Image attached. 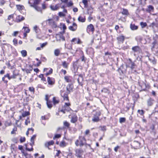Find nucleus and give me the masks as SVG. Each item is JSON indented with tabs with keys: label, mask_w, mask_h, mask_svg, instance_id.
<instances>
[{
	"label": "nucleus",
	"mask_w": 158,
	"mask_h": 158,
	"mask_svg": "<svg viewBox=\"0 0 158 158\" xmlns=\"http://www.w3.org/2000/svg\"><path fill=\"white\" fill-rule=\"evenodd\" d=\"M75 145L76 146H79L80 147H82L84 145L86 146H90L89 144H88L86 143V140L84 136H79V139H77L75 142Z\"/></svg>",
	"instance_id": "f257e3e1"
},
{
	"label": "nucleus",
	"mask_w": 158,
	"mask_h": 158,
	"mask_svg": "<svg viewBox=\"0 0 158 158\" xmlns=\"http://www.w3.org/2000/svg\"><path fill=\"white\" fill-rule=\"evenodd\" d=\"M101 114V113L100 111H96L95 114L94 115L92 121L95 122H97L99 121L100 119L99 117L100 115Z\"/></svg>",
	"instance_id": "f03ea898"
},
{
	"label": "nucleus",
	"mask_w": 158,
	"mask_h": 158,
	"mask_svg": "<svg viewBox=\"0 0 158 158\" xmlns=\"http://www.w3.org/2000/svg\"><path fill=\"white\" fill-rule=\"evenodd\" d=\"M131 148L135 149H139L140 148V143L138 141H134L131 144Z\"/></svg>",
	"instance_id": "7ed1b4c3"
},
{
	"label": "nucleus",
	"mask_w": 158,
	"mask_h": 158,
	"mask_svg": "<svg viewBox=\"0 0 158 158\" xmlns=\"http://www.w3.org/2000/svg\"><path fill=\"white\" fill-rule=\"evenodd\" d=\"M40 2V0H29L28 3L30 6L34 7L36 5H37Z\"/></svg>",
	"instance_id": "20e7f679"
},
{
	"label": "nucleus",
	"mask_w": 158,
	"mask_h": 158,
	"mask_svg": "<svg viewBox=\"0 0 158 158\" xmlns=\"http://www.w3.org/2000/svg\"><path fill=\"white\" fill-rule=\"evenodd\" d=\"M132 51L134 52V56H135L136 54L140 53L141 51V48L138 46L133 47L132 48Z\"/></svg>",
	"instance_id": "39448f33"
},
{
	"label": "nucleus",
	"mask_w": 158,
	"mask_h": 158,
	"mask_svg": "<svg viewBox=\"0 0 158 158\" xmlns=\"http://www.w3.org/2000/svg\"><path fill=\"white\" fill-rule=\"evenodd\" d=\"M83 153V151L81 149H77L76 150V156L80 158L82 157Z\"/></svg>",
	"instance_id": "423d86ee"
},
{
	"label": "nucleus",
	"mask_w": 158,
	"mask_h": 158,
	"mask_svg": "<svg viewBox=\"0 0 158 158\" xmlns=\"http://www.w3.org/2000/svg\"><path fill=\"white\" fill-rule=\"evenodd\" d=\"M48 21H49V23L52 28H56L57 27V24L52 19H49Z\"/></svg>",
	"instance_id": "0eeeda50"
},
{
	"label": "nucleus",
	"mask_w": 158,
	"mask_h": 158,
	"mask_svg": "<svg viewBox=\"0 0 158 158\" xmlns=\"http://www.w3.org/2000/svg\"><path fill=\"white\" fill-rule=\"evenodd\" d=\"M60 4H57L55 5H51L50 6V7L51 10L53 11H56L58 10L60 7Z\"/></svg>",
	"instance_id": "6e6552de"
},
{
	"label": "nucleus",
	"mask_w": 158,
	"mask_h": 158,
	"mask_svg": "<svg viewBox=\"0 0 158 158\" xmlns=\"http://www.w3.org/2000/svg\"><path fill=\"white\" fill-rule=\"evenodd\" d=\"M94 30V28L93 25L92 24L89 25L87 28V31L88 33L91 32L93 33Z\"/></svg>",
	"instance_id": "1a4fd4ad"
},
{
	"label": "nucleus",
	"mask_w": 158,
	"mask_h": 158,
	"mask_svg": "<svg viewBox=\"0 0 158 158\" xmlns=\"http://www.w3.org/2000/svg\"><path fill=\"white\" fill-rule=\"evenodd\" d=\"M47 81L48 84L51 85H53L55 82V79L52 77H47Z\"/></svg>",
	"instance_id": "9d476101"
},
{
	"label": "nucleus",
	"mask_w": 158,
	"mask_h": 158,
	"mask_svg": "<svg viewBox=\"0 0 158 158\" xmlns=\"http://www.w3.org/2000/svg\"><path fill=\"white\" fill-rule=\"evenodd\" d=\"M154 102L155 101L153 99L150 98L147 100V105L149 106H151L153 105Z\"/></svg>",
	"instance_id": "9b49d317"
},
{
	"label": "nucleus",
	"mask_w": 158,
	"mask_h": 158,
	"mask_svg": "<svg viewBox=\"0 0 158 158\" xmlns=\"http://www.w3.org/2000/svg\"><path fill=\"white\" fill-rule=\"evenodd\" d=\"M73 85L72 84H69L66 87L67 90L69 93L70 92L73 91Z\"/></svg>",
	"instance_id": "f8f14e48"
},
{
	"label": "nucleus",
	"mask_w": 158,
	"mask_h": 158,
	"mask_svg": "<svg viewBox=\"0 0 158 158\" xmlns=\"http://www.w3.org/2000/svg\"><path fill=\"white\" fill-rule=\"evenodd\" d=\"M23 30H24V32L23 33V36L24 37H26L27 35V33H28L30 31V29L28 28V27H23Z\"/></svg>",
	"instance_id": "ddd939ff"
},
{
	"label": "nucleus",
	"mask_w": 158,
	"mask_h": 158,
	"mask_svg": "<svg viewBox=\"0 0 158 158\" xmlns=\"http://www.w3.org/2000/svg\"><path fill=\"white\" fill-rule=\"evenodd\" d=\"M77 25L75 23H73V26H70L69 27V28L70 30L72 31H75L77 29Z\"/></svg>",
	"instance_id": "4468645a"
},
{
	"label": "nucleus",
	"mask_w": 158,
	"mask_h": 158,
	"mask_svg": "<svg viewBox=\"0 0 158 158\" xmlns=\"http://www.w3.org/2000/svg\"><path fill=\"white\" fill-rule=\"evenodd\" d=\"M85 17L84 15H81L78 19V20L79 22L83 23L85 22Z\"/></svg>",
	"instance_id": "2eb2a0df"
},
{
	"label": "nucleus",
	"mask_w": 158,
	"mask_h": 158,
	"mask_svg": "<svg viewBox=\"0 0 158 158\" xmlns=\"http://www.w3.org/2000/svg\"><path fill=\"white\" fill-rule=\"evenodd\" d=\"M54 143V141L53 140H51L45 143V146L46 147L48 148L49 149L48 146L51 145H53Z\"/></svg>",
	"instance_id": "dca6fc26"
},
{
	"label": "nucleus",
	"mask_w": 158,
	"mask_h": 158,
	"mask_svg": "<svg viewBox=\"0 0 158 158\" xmlns=\"http://www.w3.org/2000/svg\"><path fill=\"white\" fill-rule=\"evenodd\" d=\"M77 120V117L76 115H74L73 116L70 122L73 123H75Z\"/></svg>",
	"instance_id": "f3484780"
},
{
	"label": "nucleus",
	"mask_w": 158,
	"mask_h": 158,
	"mask_svg": "<svg viewBox=\"0 0 158 158\" xmlns=\"http://www.w3.org/2000/svg\"><path fill=\"white\" fill-rule=\"evenodd\" d=\"M152 50L155 48H158V44L156 42V40H155L152 43Z\"/></svg>",
	"instance_id": "a211bd4d"
},
{
	"label": "nucleus",
	"mask_w": 158,
	"mask_h": 158,
	"mask_svg": "<svg viewBox=\"0 0 158 158\" xmlns=\"http://www.w3.org/2000/svg\"><path fill=\"white\" fill-rule=\"evenodd\" d=\"M61 96L63 98L64 100L69 101L68 94L66 93L64 94L63 95L61 94Z\"/></svg>",
	"instance_id": "6ab92c4d"
},
{
	"label": "nucleus",
	"mask_w": 158,
	"mask_h": 158,
	"mask_svg": "<svg viewBox=\"0 0 158 158\" xmlns=\"http://www.w3.org/2000/svg\"><path fill=\"white\" fill-rule=\"evenodd\" d=\"M122 9L123 10V11L121 13L123 15H129L128 11L127 9L124 8H123Z\"/></svg>",
	"instance_id": "aec40b11"
},
{
	"label": "nucleus",
	"mask_w": 158,
	"mask_h": 158,
	"mask_svg": "<svg viewBox=\"0 0 158 158\" xmlns=\"http://www.w3.org/2000/svg\"><path fill=\"white\" fill-rule=\"evenodd\" d=\"M130 28L132 30H137L138 28V27L135 25L134 24H131L130 25Z\"/></svg>",
	"instance_id": "412c9836"
},
{
	"label": "nucleus",
	"mask_w": 158,
	"mask_h": 158,
	"mask_svg": "<svg viewBox=\"0 0 158 158\" xmlns=\"http://www.w3.org/2000/svg\"><path fill=\"white\" fill-rule=\"evenodd\" d=\"M36 137V135H34L31 138V143H30V145L31 146H32V145H33L34 144V140L35 138Z\"/></svg>",
	"instance_id": "4be33fe9"
},
{
	"label": "nucleus",
	"mask_w": 158,
	"mask_h": 158,
	"mask_svg": "<svg viewBox=\"0 0 158 158\" xmlns=\"http://www.w3.org/2000/svg\"><path fill=\"white\" fill-rule=\"evenodd\" d=\"M24 18L21 16H18L16 18V20L18 22H19L24 19Z\"/></svg>",
	"instance_id": "5701e85b"
},
{
	"label": "nucleus",
	"mask_w": 158,
	"mask_h": 158,
	"mask_svg": "<svg viewBox=\"0 0 158 158\" xmlns=\"http://www.w3.org/2000/svg\"><path fill=\"white\" fill-rule=\"evenodd\" d=\"M60 52V51L59 49H56L54 50V55L56 56H58Z\"/></svg>",
	"instance_id": "b1692460"
},
{
	"label": "nucleus",
	"mask_w": 158,
	"mask_h": 158,
	"mask_svg": "<svg viewBox=\"0 0 158 158\" xmlns=\"http://www.w3.org/2000/svg\"><path fill=\"white\" fill-rule=\"evenodd\" d=\"M129 60L130 62V63L131 64V68L132 69H133L135 68V63L133 62L131 59H129Z\"/></svg>",
	"instance_id": "393cba45"
},
{
	"label": "nucleus",
	"mask_w": 158,
	"mask_h": 158,
	"mask_svg": "<svg viewBox=\"0 0 158 158\" xmlns=\"http://www.w3.org/2000/svg\"><path fill=\"white\" fill-rule=\"evenodd\" d=\"M22 56L23 57H25L27 56V52L25 50H23L21 52Z\"/></svg>",
	"instance_id": "a878e982"
},
{
	"label": "nucleus",
	"mask_w": 158,
	"mask_h": 158,
	"mask_svg": "<svg viewBox=\"0 0 158 158\" xmlns=\"http://www.w3.org/2000/svg\"><path fill=\"white\" fill-rule=\"evenodd\" d=\"M60 38L59 40H64V38L62 34H57L56 35V38L58 39Z\"/></svg>",
	"instance_id": "bb28decb"
},
{
	"label": "nucleus",
	"mask_w": 158,
	"mask_h": 158,
	"mask_svg": "<svg viewBox=\"0 0 158 158\" xmlns=\"http://www.w3.org/2000/svg\"><path fill=\"white\" fill-rule=\"evenodd\" d=\"M30 114V113L28 111H25L22 114V117H24L26 116H28Z\"/></svg>",
	"instance_id": "cd10ccee"
},
{
	"label": "nucleus",
	"mask_w": 158,
	"mask_h": 158,
	"mask_svg": "<svg viewBox=\"0 0 158 158\" xmlns=\"http://www.w3.org/2000/svg\"><path fill=\"white\" fill-rule=\"evenodd\" d=\"M60 146L61 147H64L66 146V143L64 141H63L60 143Z\"/></svg>",
	"instance_id": "c85d7f7f"
},
{
	"label": "nucleus",
	"mask_w": 158,
	"mask_h": 158,
	"mask_svg": "<svg viewBox=\"0 0 158 158\" xmlns=\"http://www.w3.org/2000/svg\"><path fill=\"white\" fill-rule=\"evenodd\" d=\"M68 63H67L65 61L62 62V65L63 67L66 69H67L68 68Z\"/></svg>",
	"instance_id": "c756f323"
},
{
	"label": "nucleus",
	"mask_w": 158,
	"mask_h": 158,
	"mask_svg": "<svg viewBox=\"0 0 158 158\" xmlns=\"http://www.w3.org/2000/svg\"><path fill=\"white\" fill-rule=\"evenodd\" d=\"M34 30L35 32L36 33H38L39 32L40 29L37 26H35L34 27Z\"/></svg>",
	"instance_id": "7c9ffc66"
},
{
	"label": "nucleus",
	"mask_w": 158,
	"mask_h": 158,
	"mask_svg": "<svg viewBox=\"0 0 158 158\" xmlns=\"http://www.w3.org/2000/svg\"><path fill=\"white\" fill-rule=\"evenodd\" d=\"M53 104L54 105H55L56 104H58L59 103V101L58 100H56L55 97H54L53 98Z\"/></svg>",
	"instance_id": "2f4dec72"
},
{
	"label": "nucleus",
	"mask_w": 158,
	"mask_h": 158,
	"mask_svg": "<svg viewBox=\"0 0 158 158\" xmlns=\"http://www.w3.org/2000/svg\"><path fill=\"white\" fill-rule=\"evenodd\" d=\"M36 10L38 11H41V8L38 7L37 5H36L33 7Z\"/></svg>",
	"instance_id": "473e14b6"
},
{
	"label": "nucleus",
	"mask_w": 158,
	"mask_h": 158,
	"mask_svg": "<svg viewBox=\"0 0 158 158\" xmlns=\"http://www.w3.org/2000/svg\"><path fill=\"white\" fill-rule=\"evenodd\" d=\"M157 24L155 22H153L151 23L150 25V27L152 28H154L155 27H157Z\"/></svg>",
	"instance_id": "72a5a7b5"
},
{
	"label": "nucleus",
	"mask_w": 158,
	"mask_h": 158,
	"mask_svg": "<svg viewBox=\"0 0 158 158\" xmlns=\"http://www.w3.org/2000/svg\"><path fill=\"white\" fill-rule=\"evenodd\" d=\"M140 25L142 28L145 27L147 26L146 23H144L143 22H141L140 23Z\"/></svg>",
	"instance_id": "f704fd0d"
},
{
	"label": "nucleus",
	"mask_w": 158,
	"mask_h": 158,
	"mask_svg": "<svg viewBox=\"0 0 158 158\" xmlns=\"http://www.w3.org/2000/svg\"><path fill=\"white\" fill-rule=\"evenodd\" d=\"M47 105L49 109H51L52 107V105L50 102H47Z\"/></svg>",
	"instance_id": "c9c22d12"
},
{
	"label": "nucleus",
	"mask_w": 158,
	"mask_h": 158,
	"mask_svg": "<svg viewBox=\"0 0 158 158\" xmlns=\"http://www.w3.org/2000/svg\"><path fill=\"white\" fill-rule=\"evenodd\" d=\"M99 128H101V130L103 131H105L106 130V127L105 126H100Z\"/></svg>",
	"instance_id": "e433bc0d"
},
{
	"label": "nucleus",
	"mask_w": 158,
	"mask_h": 158,
	"mask_svg": "<svg viewBox=\"0 0 158 158\" xmlns=\"http://www.w3.org/2000/svg\"><path fill=\"white\" fill-rule=\"evenodd\" d=\"M60 26V28H62L64 31L66 29V27L64 24L61 23Z\"/></svg>",
	"instance_id": "4c0bfd02"
},
{
	"label": "nucleus",
	"mask_w": 158,
	"mask_h": 158,
	"mask_svg": "<svg viewBox=\"0 0 158 158\" xmlns=\"http://www.w3.org/2000/svg\"><path fill=\"white\" fill-rule=\"evenodd\" d=\"M154 9V7L153 6L151 5H149L148 6V10L149 12H151Z\"/></svg>",
	"instance_id": "58836bf2"
},
{
	"label": "nucleus",
	"mask_w": 158,
	"mask_h": 158,
	"mask_svg": "<svg viewBox=\"0 0 158 158\" xmlns=\"http://www.w3.org/2000/svg\"><path fill=\"white\" fill-rule=\"evenodd\" d=\"M18 75V74H16L15 73V71H14L13 72V74L12 76H10L11 79H15L16 78V76Z\"/></svg>",
	"instance_id": "ea45409f"
},
{
	"label": "nucleus",
	"mask_w": 158,
	"mask_h": 158,
	"mask_svg": "<svg viewBox=\"0 0 158 158\" xmlns=\"http://www.w3.org/2000/svg\"><path fill=\"white\" fill-rule=\"evenodd\" d=\"M16 6L17 9L19 10H22L24 8L23 6L20 5H16Z\"/></svg>",
	"instance_id": "a19ab883"
},
{
	"label": "nucleus",
	"mask_w": 158,
	"mask_h": 158,
	"mask_svg": "<svg viewBox=\"0 0 158 158\" xmlns=\"http://www.w3.org/2000/svg\"><path fill=\"white\" fill-rule=\"evenodd\" d=\"M64 79L67 82H69L71 81V80L69 79V77L66 76L64 77Z\"/></svg>",
	"instance_id": "79ce46f5"
},
{
	"label": "nucleus",
	"mask_w": 158,
	"mask_h": 158,
	"mask_svg": "<svg viewBox=\"0 0 158 158\" xmlns=\"http://www.w3.org/2000/svg\"><path fill=\"white\" fill-rule=\"evenodd\" d=\"M61 135L59 134H56L55 136L53 137V139H55L56 138H59L61 137Z\"/></svg>",
	"instance_id": "37998d69"
},
{
	"label": "nucleus",
	"mask_w": 158,
	"mask_h": 158,
	"mask_svg": "<svg viewBox=\"0 0 158 158\" xmlns=\"http://www.w3.org/2000/svg\"><path fill=\"white\" fill-rule=\"evenodd\" d=\"M126 121V119L124 118H119V122L121 123L124 122Z\"/></svg>",
	"instance_id": "c03bdc74"
},
{
	"label": "nucleus",
	"mask_w": 158,
	"mask_h": 158,
	"mask_svg": "<svg viewBox=\"0 0 158 158\" xmlns=\"http://www.w3.org/2000/svg\"><path fill=\"white\" fill-rule=\"evenodd\" d=\"M63 107L66 111H69L71 110V108L69 106H65L64 107V106Z\"/></svg>",
	"instance_id": "a18cd8bd"
},
{
	"label": "nucleus",
	"mask_w": 158,
	"mask_h": 158,
	"mask_svg": "<svg viewBox=\"0 0 158 158\" xmlns=\"http://www.w3.org/2000/svg\"><path fill=\"white\" fill-rule=\"evenodd\" d=\"M71 42L72 43L75 42V43H77V44H81V40H71Z\"/></svg>",
	"instance_id": "49530a36"
},
{
	"label": "nucleus",
	"mask_w": 158,
	"mask_h": 158,
	"mask_svg": "<svg viewBox=\"0 0 158 158\" xmlns=\"http://www.w3.org/2000/svg\"><path fill=\"white\" fill-rule=\"evenodd\" d=\"M93 12V9L92 8H89L88 10V13L90 15H91Z\"/></svg>",
	"instance_id": "de8ad7c7"
},
{
	"label": "nucleus",
	"mask_w": 158,
	"mask_h": 158,
	"mask_svg": "<svg viewBox=\"0 0 158 158\" xmlns=\"http://www.w3.org/2000/svg\"><path fill=\"white\" fill-rule=\"evenodd\" d=\"M66 3H67V6L68 7L71 6L73 5V2H72V1H70L69 2H68V3L67 2Z\"/></svg>",
	"instance_id": "09e8293b"
},
{
	"label": "nucleus",
	"mask_w": 158,
	"mask_h": 158,
	"mask_svg": "<svg viewBox=\"0 0 158 158\" xmlns=\"http://www.w3.org/2000/svg\"><path fill=\"white\" fill-rule=\"evenodd\" d=\"M82 3L84 4L85 7H86L88 5V1L87 0H83Z\"/></svg>",
	"instance_id": "8fccbe9b"
},
{
	"label": "nucleus",
	"mask_w": 158,
	"mask_h": 158,
	"mask_svg": "<svg viewBox=\"0 0 158 158\" xmlns=\"http://www.w3.org/2000/svg\"><path fill=\"white\" fill-rule=\"evenodd\" d=\"M47 44L48 43L47 42H46L42 44H40L41 48H43L44 47H45L46 45H47Z\"/></svg>",
	"instance_id": "3c124183"
},
{
	"label": "nucleus",
	"mask_w": 158,
	"mask_h": 158,
	"mask_svg": "<svg viewBox=\"0 0 158 158\" xmlns=\"http://www.w3.org/2000/svg\"><path fill=\"white\" fill-rule=\"evenodd\" d=\"M64 126L68 127H69L70 126L69 123L66 121L64 122Z\"/></svg>",
	"instance_id": "603ef678"
},
{
	"label": "nucleus",
	"mask_w": 158,
	"mask_h": 158,
	"mask_svg": "<svg viewBox=\"0 0 158 158\" xmlns=\"http://www.w3.org/2000/svg\"><path fill=\"white\" fill-rule=\"evenodd\" d=\"M146 1V0H139L140 4L142 5L145 4Z\"/></svg>",
	"instance_id": "864d4df0"
},
{
	"label": "nucleus",
	"mask_w": 158,
	"mask_h": 158,
	"mask_svg": "<svg viewBox=\"0 0 158 158\" xmlns=\"http://www.w3.org/2000/svg\"><path fill=\"white\" fill-rule=\"evenodd\" d=\"M58 15L60 17H64L65 16V15L61 12H59L58 13Z\"/></svg>",
	"instance_id": "5fc2aeb1"
},
{
	"label": "nucleus",
	"mask_w": 158,
	"mask_h": 158,
	"mask_svg": "<svg viewBox=\"0 0 158 158\" xmlns=\"http://www.w3.org/2000/svg\"><path fill=\"white\" fill-rule=\"evenodd\" d=\"M125 39V38L124 36L123 35H120L119 36L118 38V40H124Z\"/></svg>",
	"instance_id": "6e6d98bb"
},
{
	"label": "nucleus",
	"mask_w": 158,
	"mask_h": 158,
	"mask_svg": "<svg viewBox=\"0 0 158 158\" xmlns=\"http://www.w3.org/2000/svg\"><path fill=\"white\" fill-rule=\"evenodd\" d=\"M25 140V138L24 137H21L20 139V141L21 143H23L24 142Z\"/></svg>",
	"instance_id": "4d7b16f0"
},
{
	"label": "nucleus",
	"mask_w": 158,
	"mask_h": 158,
	"mask_svg": "<svg viewBox=\"0 0 158 158\" xmlns=\"http://www.w3.org/2000/svg\"><path fill=\"white\" fill-rule=\"evenodd\" d=\"M138 112L141 115H143L144 114V111L143 110H138Z\"/></svg>",
	"instance_id": "13d9d810"
},
{
	"label": "nucleus",
	"mask_w": 158,
	"mask_h": 158,
	"mask_svg": "<svg viewBox=\"0 0 158 158\" xmlns=\"http://www.w3.org/2000/svg\"><path fill=\"white\" fill-rule=\"evenodd\" d=\"M4 77L5 78L7 77L9 80L11 79L10 76V74L9 73L6 74L4 76Z\"/></svg>",
	"instance_id": "bf43d9fd"
},
{
	"label": "nucleus",
	"mask_w": 158,
	"mask_h": 158,
	"mask_svg": "<svg viewBox=\"0 0 158 158\" xmlns=\"http://www.w3.org/2000/svg\"><path fill=\"white\" fill-rule=\"evenodd\" d=\"M154 112H158V104L156 105V107H155V109L153 111Z\"/></svg>",
	"instance_id": "052dcab7"
},
{
	"label": "nucleus",
	"mask_w": 158,
	"mask_h": 158,
	"mask_svg": "<svg viewBox=\"0 0 158 158\" xmlns=\"http://www.w3.org/2000/svg\"><path fill=\"white\" fill-rule=\"evenodd\" d=\"M29 90L30 91L34 92L35 89L33 87H29Z\"/></svg>",
	"instance_id": "680f3d73"
},
{
	"label": "nucleus",
	"mask_w": 158,
	"mask_h": 158,
	"mask_svg": "<svg viewBox=\"0 0 158 158\" xmlns=\"http://www.w3.org/2000/svg\"><path fill=\"white\" fill-rule=\"evenodd\" d=\"M14 15L12 14L9 15L8 18V19L9 20L13 19V18Z\"/></svg>",
	"instance_id": "e2e57ef3"
},
{
	"label": "nucleus",
	"mask_w": 158,
	"mask_h": 158,
	"mask_svg": "<svg viewBox=\"0 0 158 158\" xmlns=\"http://www.w3.org/2000/svg\"><path fill=\"white\" fill-rule=\"evenodd\" d=\"M19 32L18 31H14V33L12 34V35L13 36H16L19 33Z\"/></svg>",
	"instance_id": "0e129e2a"
},
{
	"label": "nucleus",
	"mask_w": 158,
	"mask_h": 158,
	"mask_svg": "<svg viewBox=\"0 0 158 158\" xmlns=\"http://www.w3.org/2000/svg\"><path fill=\"white\" fill-rule=\"evenodd\" d=\"M70 106V103H67V102H66L64 104V107H65V106L66 107H67V106H69H69Z\"/></svg>",
	"instance_id": "69168bd1"
},
{
	"label": "nucleus",
	"mask_w": 158,
	"mask_h": 158,
	"mask_svg": "<svg viewBox=\"0 0 158 158\" xmlns=\"http://www.w3.org/2000/svg\"><path fill=\"white\" fill-rule=\"evenodd\" d=\"M32 70V69H26L25 72L27 73H30L31 71Z\"/></svg>",
	"instance_id": "338daca9"
},
{
	"label": "nucleus",
	"mask_w": 158,
	"mask_h": 158,
	"mask_svg": "<svg viewBox=\"0 0 158 158\" xmlns=\"http://www.w3.org/2000/svg\"><path fill=\"white\" fill-rule=\"evenodd\" d=\"M102 92H104L105 93H108V90L106 89H102Z\"/></svg>",
	"instance_id": "774afa93"
}]
</instances>
